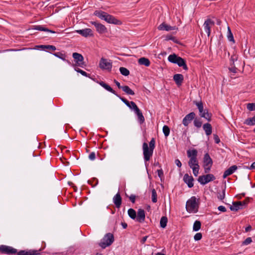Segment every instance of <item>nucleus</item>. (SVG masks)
<instances>
[{"mask_svg":"<svg viewBox=\"0 0 255 255\" xmlns=\"http://www.w3.org/2000/svg\"><path fill=\"white\" fill-rule=\"evenodd\" d=\"M184 182L187 184L189 188H192L194 186V178L192 176H189L188 174L186 173L183 177Z\"/></svg>","mask_w":255,"mask_h":255,"instance_id":"obj_15","label":"nucleus"},{"mask_svg":"<svg viewBox=\"0 0 255 255\" xmlns=\"http://www.w3.org/2000/svg\"><path fill=\"white\" fill-rule=\"evenodd\" d=\"M229 71L233 73H236L237 72L238 69L235 67V65L231 66L229 68Z\"/></svg>","mask_w":255,"mask_h":255,"instance_id":"obj_52","label":"nucleus"},{"mask_svg":"<svg viewBox=\"0 0 255 255\" xmlns=\"http://www.w3.org/2000/svg\"><path fill=\"white\" fill-rule=\"evenodd\" d=\"M196 115L194 112H191L187 114L183 119L182 124L183 125L187 127L191 121L194 120L195 118Z\"/></svg>","mask_w":255,"mask_h":255,"instance_id":"obj_12","label":"nucleus"},{"mask_svg":"<svg viewBox=\"0 0 255 255\" xmlns=\"http://www.w3.org/2000/svg\"><path fill=\"white\" fill-rule=\"evenodd\" d=\"M175 163L178 167H181L182 166L181 162L178 159H176L175 160Z\"/></svg>","mask_w":255,"mask_h":255,"instance_id":"obj_60","label":"nucleus"},{"mask_svg":"<svg viewBox=\"0 0 255 255\" xmlns=\"http://www.w3.org/2000/svg\"><path fill=\"white\" fill-rule=\"evenodd\" d=\"M176 29V26H171L163 22L160 24V30L170 31Z\"/></svg>","mask_w":255,"mask_h":255,"instance_id":"obj_23","label":"nucleus"},{"mask_svg":"<svg viewBox=\"0 0 255 255\" xmlns=\"http://www.w3.org/2000/svg\"><path fill=\"white\" fill-rule=\"evenodd\" d=\"M213 165V160L208 153L204 154L203 157V165L212 166Z\"/></svg>","mask_w":255,"mask_h":255,"instance_id":"obj_17","label":"nucleus"},{"mask_svg":"<svg viewBox=\"0 0 255 255\" xmlns=\"http://www.w3.org/2000/svg\"><path fill=\"white\" fill-rule=\"evenodd\" d=\"M112 62L110 60H108L102 57L99 62V67L102 70H106L111 71L112 68Z\"/></svg>","mask_w":255,"mask_h":255,"instance_id":"obj_8","label":"nucleus"},{"mask_svg":"<svg viewBox=\"0 0 255 255\" xmlns=\"http://www.w3.org/2000/svg\"><path fill=\"white\" fill-rule=\"evenodd\" d=\"M94 15L102 20L106 21L108 13L102 10H96L94 13Z\"/></svg>","mask_w":255,"mask_h":255,"instance_id":"obj_21","label":"nucleus"},{"mask_svg":"<svg viewBox=\"0 0 255 255\" xmlns=\"http://www.w3.org/2000/svg\"><path fill=\"white\" fill-rule=\"evenodd\" d=\"M238 168L237 165H232L224 172L223 177L226 178L227 176L232 174Z\"/></svg>","mask_w":255,"mask_h":255,"instance_id":"obj_19","label":"nucleus"},{"mask_svg":"<svg viewBox=\"0 0 255 255\" xmlns=\"http://www.w3.org/2000/svg\"><path fill=\"white\" fill-rule=\"evenodd\" d=\"M137 120L140 124H142L144 122V118L142 115V113L137 115Z\"/></svg>","mask_w":255,"mask_h":255,"instance_id":"obj_45","label":"nucleus"},{"mask_svg":"<svg viewBox=\"0 0 255 255\" xmlns=\"http://www.w3.org/2000/svg\"><path fill=\"white\" fill-rule=\"evenodd\" d=\"M114 241V235L111 233L106 234L101 242L99 243V246L103 249H105L106 247L111 245Z\"/></svg>","mask_w":255,"mask_h":255,"instance_id":"obj_5","label":"nucleus"},{"mask_svg":"<svg viewBox=\"0 0 255 255\" xmlns=\"http://www.w3.org/2000/svg\"><path fill=\"white\" fill-rule=\"evenodd\" d=\"M148 238V236H144L143 237L141 240H140V243L142 244H143L145 241H146L147 239Z\"/></svg>","mask_w":255,"mask_h":255,"instance_id":"obj_63","label":"nucleus"},{"mask_svg":"<svg viewBox=\"0 0 255 255\" xmlns=\"http://www.w3.org/2000/svg\"><path fill=\"white\" fill-rule=\"evenodd\" d=\"M40 250H39L40 251ZM0 252L1 254L6 255H13L17 254L18 255H37L39 254L37 250H21L17 252L16 249L5 245L0 246Z\"/></svg>","mask_w":255,"mask_h":255,"instance_id":"obj_1","label":"nucleus"},{"mask_svg":"<svg viewBox=\"0 0 255 255\" xmlns=\"http://www.w3.org/2000/svg\"><path fill=\"white\" fill-rule=\"evenodd\" d=\"M155 141L154 138H152L149 142V146L146 142H143L142 144L143 155L145 162L148 161L152 156L153 149L155 148Z\"/></svg>","mask_w":255,"mask_h":255,"instance_id":"obj_2","label":"nucleus"},{"mask_svg":"<svg viewBox=\"0 0 255 255\" xmlns=\"http://www.w3.org/2000/svg\"><path fill=\"white\" fill-rule=\"evenodd\" d=\"M218 209L221 212H225L226 211V208L223 206H219Z\"/></svg>","mask_w":255,"mask_h":255,"instance_id":"obj_61","label":"nucleus"},{"mask_svg":"<svg viewBox=\"0 0 255 255\" xmlns=\"http://www.w3.org/2000/svg\"><path fill=\"white\" fill-rule=\"evenodd\" d=\"M173 80L178 86H180L183 82L184 77L181 74H176L173 76Z\"/></svg>","mask_w":255,"mask_h":255,"instance_id":"obj_20","label":"nucleus"},{"mask_svg":"<svg viewBox=\"0 0 255 255\" xmlns=\"http://www.w3.org/2000/svg\"><path fill=\"white\" fill-rule=\"evenodd\" d=\"M237 60V56L236 55H232L231 57V59H230V61H231L230 66L235 65L234 64L235 61H236Z\"/></svg>","mask_w":255,"mask_h":255,"instance_id":"obj_53","label":"nucleus"},{"mask_svg":"<svg viewBox=\"0 0 255 255\" xmlns=\"http://www.w3.org/2000/svg\"><path fill=\"white\" fill-rule=\"evenodd\" d=\"M72 57L75 62V64H73V66H78L82 68H84L86 66V64L84 61V57L82 54L77 52H74L72 54Z\"/></svg>","mask_w":255,"mask_h":255,"instance_id":"obj_7","label":"nucleus"},{"mask_svg":"<svg viewBox=\"0 0 255 255\" xmlns=\"http://www.w3.org/2000/svg\"><path fill=\"white\" fill-rule=\"evenodd\" d=\"M174 39H175V37L172 36L171 35H167L165 37L166 40H174Z\"/></svg>","mask_w":255,"mask_h":255,"instance_id":"obj_59","label":"nucleus"},{"mask_svg":"<svg viewBox=\"0 0 255 255\" xmlns=\"http://www.w3.org/2000/svg\"><path fill=\"white\" fill-rule=\"evenodd\" d=\"M228 38L230 41H232L235 43L233 35L231 32L230 28L229 26L228 27Z\"/></svg>","mask_w":255,"mask_h":255,"instance_id":"obj_37","label":"nucleus"},{"mask_svg":"<svg viewBox=\"0 0 255 255\" xmlns=\"http://www.w3.org/2000/svg\"><path fill=\"white\" fill-rule=\"evenodd\" d=\"M213 137L216 143H219L220 142V138L217 134H214Z\"/></svg>","mask_w":255,"mask_h":255,"instance_id":"obj_54","label":"nucleus"},{"mask_svg":"<svg viewBox=\"0 0 255 255\" xmlns=\"http://www.w3.org/2000/svg\"><path fill=\"white\" fill-rule=\"evenodd\" d=\"M102 87H103L104 89H105L106 90H107L109 92H111L112 93L115 95L116 96L119 97L121 101L124 103L128 108H130V102L128 101L126 99H125L124 97H121L119 95H118L116 92L109 85L106 84L103 81H100L98 82Z\"/></svg>","mask_w":255,"mask_h":255,"instance_id":"obj_6","label":"nucleus"},{"mask_svg":"<svg viewBox=\"0 0 255 255\" xmlns=\"http://www.w3.org/2000/svg\"><path fill=\"white\" fill-rule=\"evenodd\" d=\"M122 89L128 95H134L135 94L133 91L130 89L128 86H123Z\"/></svg>","mask_w":255,"mask_h":255,"instance_id":"obj_30","label":"nucleus"},{"mask_svg":"<svg viewBox=\"0 0 255 255\" xmlns=\"http://www.w3.org/2000/svg\"><path fill=\"white\" fill-rule=\"evenodd\" d=\"M33 29L39 30V31H46L48 30V28L45 27L43 25H35L33 26Z\"/></svg>","mask_w":255,"mask_h":255,"instance_id":"obj_43","label":"nucleus"},{"mask_svg":"<svg viewBox=\"0 0 255 255\" xmlns=\"http://www.w3.org/2000/svg\"><path fill=\"white\" fill-rule=\"evenodd\" d=\"M136 221L142 223L145 220V212L144 210L139 209L137 211V215L136 217Z\"/></svg>","mask_w":255,"mask_h":255,"instance_id":"obj_18","label":"nucleus"},{"mask_svg":"<svg viewBox=\"0 0 255 255\" xmlns=\"http://www.w3.org/2000/svg\"><path fill=\"white\" fill-rule=\"evenodd\" d=\"M130 108H129L130 109H133L134 108H135V107H137L136 105L135 104V103L134 102H132V101H131L130 102Z\"/></svg>","mask_w":255,"mask_h":255,"instance_id":"obj_62","label":"nucleus"},{"mask_svg":"<svg viewBox=\"0 0 255 255\" xmlns=\"http://www.w3.org/2000/svg\"><path fill=\"white\" fill-rule=\"evenodd\" d=\"M215 179L216 178L213 174H207L200 176L197 180L201 184L204 185L212 181H214Z\"/></svg>","mask_w":255,"mask_h":255,"instance_id":"obj_9","label":"nucleus"},{"mask_svg":"<svg viewBox=\"0 0 255 255\" xmlns=\"http://www.w3.org/2000/svg\"><path fill=\"white\" fill-rule=\"evenodd\" d=\"M202 238V235L201 233H198L196 234L194 237V239L195 241H199Z\"/></svg>","mask_w":255,"mask_h":255,"instance_id":"obj_51","label":"nucleus"},{"mask_svg":"<svg viewBox=\"0 0 255 255\" xmlns=\"http://www.w3.org/2000/svg\"><path fill=\"white\" fill-rule=\"evenodd\" d=\"M151 200L153 203L157 201V195L155 189H152L151 191Z\"/></svg>","mask_w":255,"mask_h":255,"instance_id":"obj_36","label":"nucleus"},{"mask_svg":"<svg viewBox=\"0 0 255 255\" xmlns=\"http://www.w3.org/2000/svg\"><path fill=\"white\" fill-rule=\"evenodd\" d=\"M204 168V172L205 173H208L210 170L212 166H205L203 165Z\"/></svg>","mask_w":255,"mask_h":255,"instance_id":"obj_57","label":"nucleus"},{"mask_svg":"<svg viewBox=\"0 0 255 255\" xmlns=\"http://www.w3.org/2000/svg\"><path fill=\"white\" fill-rule=\"evenodd\" d=\"M198 151L196 149H188L187 151V157L189 158H197Z\"/></svg>","mask_w":255,"mask_h":255,"instance_id":"obj_25","label":"nucleus"},{"mask_svg":"<svg viewBox=\"0 0 255 255\" xmlns=\"http://www.w3.org/2000/svg\"><path fill=\"white\" fill-rule=\"evenodd\" d=\"M138 62L139 65H144L145 66H149L150 62L148 59L145 57H141L138 60Z\"/></svg>","mask_w":255,"mask_h":255,"instance_id":"obj_27","label":"nucleus"},{"mask_svg":"<svg viewBox=\"0 0 255 255\" xmlns=\"http://www.w3.org/2000/svg\"><path fill=\"white\" fill-rule=\"evenodd\" d=\"M199 199L195 196H192L186 202V208L188 212L194 213L198 211L199 207Z\"/></svg>","mask_w":255,"mask_h":255,"instance_id":"obj_3","label":"nucleus"},{"mask_svg":"<svg viewBox=\"0 0 255 255\" xmlns=\"http://www.w3.org/2000/svg\"><path fill=\"white\" fill-rule=\"evenodd\" d=\"M226 188V185H225L224 186V188L223 189L222 193H218L217 197L219 200H220L221 201H222L225 198Z\"/></svg>","mask_w":255,"mask_h":255,"instance_id":"obj_41","label":"nucleus"},{"mask_svg":"<svg viewBox=\"0 0 255 255\" xmlns=\"http://www.w3.org/2000/svg\"><path fill=\"white\" fill-rule=\"evenodd\" d=\"M120 71L121 73L124 76H127L129 75V70L125 67H120Z\"/></svg>","mask_w":255,"mask_h":255,"instance_id":"obj_38","label":"nucleus"},{"mask_svg":"<svg viewBox=\"0 0 255 255\" xmlns=\"http://www.w3.org/2000/svg\"><path fill=\"white\" fill-rule=\"evenodd\" d=\"M75 70L76 71H77L78 73H79L81 74L83 76H84L87 77H90L89 74H88L85 71L81 70V69H80L79 68L75 67Z\"/></svg>","mask_w":255,"mask_h":255,"instance_id":"obj_42","label":"nucleus"},{"mask_svg":"<svg viewBox=\"0 0 255 255\" xmlns=\"http://www.w3.org/2000/svg\"><path fill=\"white\" fill-rule=\"evenodd\" d=\"M203 128L205 130L207 135H210L212 132V127L210 124L206 123L203 125Z\"/></svg>","mask_w":255,"mask_h":255,"instance_id":"obj_24","label":"nucleus"},{"mask_svg":"<svg viewBox=\"0 0 255 255\" xmlns=\"http://www.w3.org/2000/svg\"><path fill=\"white\" fill-rule=\"evenodd\" d=\"M199 115L201 117L205 119L208 122L211 121L212 114L211 113H209L208 109H205L204 112L201 114H199Z\"/></svg>","mask_w":255,"mask_h":255,"instance_id":"obj_22","label":"nucleus"},{"mask_svg":"<svg viewBox=\"0 0 255 255\" xmlns=\"http://www.w3.org/2000/svg\"><path fill=\"white\" fill-rule=\"evenodd\" d=\"M193 170V173L195 176H197L199 173V170L200 166H193L192 167H190Z\"/></svg>","mask_w":255,"mask_h":255,"instance_id":"obj_47","label":"nucleus"},{"mask_svg":"<svg viewBox=\"0 0 255 255\" xmlns=\"http://www.w3.org/2000/svg\"><path fill=\"white\" fill-rule=\"evenodd\" d=\"M194 125L195 127H197V128H200L201 127L202 125V122L201 121L200 119L195 118L194 120Z\"/></svg>","mask_w":255,"mask_h":255,"instance_id":"obj_39","label":"nucleus"},{"mask_svg":"<svg viewBox=\"0 0 255 255\" xmlns=\"http://www.w3.org/2000/svg\"><path fill=\"white\" fill-rule=\"evenodd\" d=\"M113 202L117 208H120L121 207L122 202V198L119 192L117 193L113 197Z\"/></svg>","mask_w":255,"mask_h":255,"instance_id":"obj_16","label":"nucleus"},{"mask_svg":"<svg viewBox=\"0 0 255 255\" xmlns=\"http://www.w3.org/2000/svg\"><path fill=\"white\" fill-rule=\"evenodd\" d=\"M53 55L55 56L62 59V60L64 61H66L68 64H70L71 62L68 61V60L66 59V55L65 54V53H63L62 52H58L53 53Z\"/></svg>","mask_w":255,"mask_h":255,"instance_id":"obj_26","label":"nucleus"},{"mask_svg":"<svg viewBox=\"0 0 255 255\" xmlns=\"http://www.w3.org/2000/svg\"><path fill=\"white\" fill-rule=\"evenodd\" d=\"M194 104H195L199 110V114H201L205 110V109H204L203 104L202 102V101H200L199 102L197 101H194Z\"/></svg>","mask_w":255,"mask_h":255,"instance_id":"obj_31","label":"nucleus"},{"mask_svg":"<svg viewBox=\"0 0 255 255\" xmlns=\"http://www.w3.org/2000/svg\"><path fill=\"white\" fill-rule=\"evenodd\" d=\"M241 203V207L242 206H246L250 202V198L249 197L246 198L244 201H240Z\"/></svg>","mask_w":255,"mask_h":255,"instance_id":"obj_49","label":"nucleus"},{"mask_svg":"<svg viewBox=\"0 0 255 255\" xmlns=\"http://www.w3.org/2000/svg\"><path fill=\"white\" fill-rule=\"evenodd\" d=\"M106 21L109 23L114 24L116 25H121L122 24V22L121 20H118L113 15H110L109 13L107 16V18L106 19Z\"/></svg>","mask_w":255,"mask_h":255,"instance_id":"obj_14","label":"nucleus"},{"mask_svg":"<svg viewBox=\"0 0 255 255\" xmlns=\"http://www.w3.org/2000/svg\"><path fill=\"white\" fill-rule=\"evenodd\" d=\"M92 181H95L94 184H92V180H88V183L89 184H91L93 187H94L98 184V180L96 178H94L93 179H92Z\"/></svg>","mask_w":255,"mask_h":255,"instance_id":"obj_50","label":"nucleus"},{"mask_svg":"<svg viewBox=\"0 0 255 255\" xmlns=\"http://www.w3.org/2000/svg\"><path fill=\"white\" fill-rule=\"evenodd\" d=\"M241 203L240 202H233V206H231L230 209L233 211H237L240 209H242L241 207Z\"/></svg>","mask_w":255,"mask_h":255,"instance_id":"obj_28","label":"nucleus"},{"mask_svg":"<svg viewBox=\"0 0 255 255\" xmlns=\"http://www.w3.org/2000/svg\"><path fill=\"white\" fill-rule=\"evenodd\" d=\"M244 124L248 126L255 125V116L247 119L244 122Z\"/></svg>","mask_w":255,"mask_h":255,"instance_id":"obj_32","label":"nucleus"},{"mask_svg":"<svg viewBox=\"0 0 255 255\" xmlns=\"http://www.w3.org/2000/svg\"><path fill=\"white\" fill-rule=\"evenodd\" d=\"M252 242V239L251 237L247 238L244 241L242 242V246L248 245Z\"/></svg>","mask_w":255,"mask_h":255,"instance_id":"obj_48","label":"nucleus"},{"mask_svg":"<svg viewBox=\"0 0 255 255\" xmlns=\"http://www.w3.org/2000/svg\"><path fill=\"white\" fill-rule=\"evenodd\" d=\"M46 49L47 50L55 51L56 49V48L54 45H47Z\"/></svg>","mask_w":255,"mask_h":255,"instance_id":"obj_56","label":"nucleus"},{"mask_svg":"<svg viewBox=\"0 0 255 255\" xmlns=\"http://www.w3.org/2000/svg\"><path fill=\"white\" fill-rule=\"evenodd\" d=\"M128 213L129 217L132 219H135L136 218V213L134 209L132 208L129 209L128 211Z\"/></svg>","mask_w":255,"mask_h":255,"instance_id":"obj_34","label":"nucleus"},{"mask_svg":"<svg viewBox=\"0 0 255 255\" xmlns=\"http://www.w3.org/2000/svg\"><path fill=\"white\" fill-rule=\"evenodd\" d=\"M188 163L190 167L199 166L197 157L190 158Z\"/></svg>","mask_w":255,"mask_h":255,"instance_id":"obj_29","label":"nucleus"},{"mask_svg":"<svg viewBox=\"0 0 255 255\" xmlns=\"http://www.w3.org/2000/svg\"><path fill=\"white\" fill-rule=\"evenodd\" d=\"M247 108L250 111H255V103H248L247 105Z\"/></svg>","mask_w":255,"mask_h":255,"instance_id":"obj_46","label":"nucleus"},{"mask_svg":"<svg viewBox=\"0 0 255 255\" xmlns=\"http://www.w3.org/2000/svg\"><path fill=\"white\" fill-rule=\"evenodd\" d=\"M125 196L129 198V200L131 201L132 203L133 204L135 203V199L136 198V196L135 195L131 194L130 196H129L127 193H125Z\"/></svg>","mask_w":255,"mask_h":255,"instance_id":"obj_44","label":"nucleus"},{"mask_svg":"<svg viewBox=\"0 0 255 255\" xmlns=\"http://www.w3.org/2000/svg\"><path fill=\"white\" fill-rule=\"evenodd\" d=\"M89 158L91 160H94L96 158V154L94 152H92L89 155Z\"/></svg>","mask_w":255,"mask_h":255,"instance_id":"obj_55","label":"nucleus"},{"mask_svg":"<svg viewBox=\"0 0 255 255\" xmlns=\"http://www.w3.org/2000/svg\"><path fill=\"white\" fill-rule=\"evenodd\" d=\"M168 61L172 63L176 64L179 67H182L186 71L188 70V67L186 63V61L182 58L178 56L175 54L170 55L168 57Z\"/></svg>","mask_w":255,"mask_h":255,"instance_id":"obj_4","label":"nucleus"},{"mask_svg":"<svg viewBox=\"0 0 255 255\" xmlns=\"http://www.w3.org/2000/svg\"><path fill=\"white\" fill-rule=\"evenodd\" d=\"M133 110H134V113L136 114L137 116V115L141 114L142 113L140 109L137 107V106L134 108Z\"/></svg>","mask_w":255,"mask_h":255,"instance_id":"obj_58","label":"nucleus"},{"mask_svg":"<svg viewBox=\"0 0 255 255\" xmlns=\"http://www.w3.org/2000/svg\"><path fill=\"white\" fill-rule=\"evenodd\" d=\"M90 22L92 25L95 26L96 31L98 33L103 34L107 32V28L104 25L97 22V21H91Z\"/></svg>","mask_w":255,"mask_h":255,"instance_id":"obj_10","label":"nucleus"},{"mask_svg":"<svg viewBox=\"0 0 255 255\" xmlns=\"http://www.w3.org/2000/svg\"><path fill=\"white\" fill-rule=\"evenodd\" d=\"M76 32L82 36L87 37L93 35V31L90 28H85L83 29L77 30Z\"/></svg>","mask_w":255,"mask_h":255,"instance_id":"obj_13","label":"nucleus"},{"mask_svg":"<svg viewBox=\"0 0 255 255\" xmlns=\"http://www.w3.org/2000/svg\"><path fill=\"white\" fill-rule=\"evenodd\" d=\"M201 223L200 221L196 220L193 225V230L194 231H198L201 229Z\"/></svg>","mask_w":255,"mask_h":255,"instance_id":"obj_35","label":"nucleus"},{"mask_svg":"<svg viewBox=\"0 0 255 255\" xmlns=\"http://www.w3.org/2000/svg\"><path fill=\"white\" fill-rule=\"evenodd\" d=\"M214 21L210 18L207 19L204 23V30L208 37L211 34V28L212 26H214Z\"/></svg>","mask_w":255,"mask_h":255,"instance_id":"obj_11","label":"nucleus"},{"mask_svg":"<svg viewBox=\"0 0 255 255\" xmlns=\"http://www.w3.org/2000/svg\"><path fill=\"white\" fill-rule=\"evenodd\" d=\"M162 131L165 136L166 137L169 135L170 133V128L168 127V126L165 125L162 128Z\"/></svg>","mask_w":255,"mask_h":255,"instance_id":"obj_40","label":"nucleus"},{"mask_svg":"<svg viewBox=\"0 0 255 255\" xmlns=\"http://www.w3.org/2000/svg\"><path fill=\"white\" fill-rule=\"evenodd\" d=\"M114 83L116 84V85L118 86V87L119 89H122V87L123 86H121L120 83L118 81H117L116 80H114Z\"/></svg>","mask_w":255,"mask_h":255,"instance_id":"obj_64","label":"nucleus"},{"mask_svg":"<svg viewBox=\"0 0 255 255\" xmlns=\"http://www.w3.org/2000/svg\"><path fill=\"white\" fill-rule=\"evenodd\" d=\"M168 219L166 216H163L160 218V227L165 228L167 226Z\"/></svg>","mask_w":255,"mask_h":255,"instance_id":"obj_33","label":"nucleus"}]
</instances>
